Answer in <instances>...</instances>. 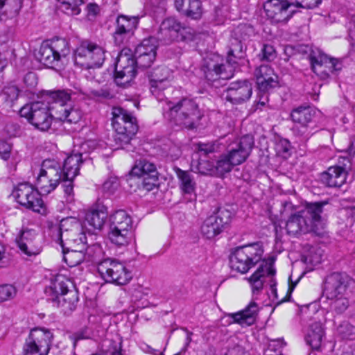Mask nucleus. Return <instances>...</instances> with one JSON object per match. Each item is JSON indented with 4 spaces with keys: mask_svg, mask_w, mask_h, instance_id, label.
<instances>
[{
    "mask_svg": "<svg viewBox=\"0 0 355 355\" xmlns=\"http://www.w3.org/2000/svg\"><path fill=\"white\" fill-rule=\"evenodd\" d=\"M324 205L326 202H324L309 203L304 209L292 214L286 223L288 234L297 236L300 234L313 232L317 235H321L324 223L320 214Z\"/></svg>",
    "mask_w": 355,
    "mask_h": 355,
    "instance_id": "f257e3e1",
    "label": "nucleus"
},
{
    "mask_svg": "<svg viewBox=\"0 0 355 355\" xmlns=\"http://www.w3.org/2000/svg\"><path fill=\"white\" fill-rule=\"evenodd\" d=\"M244 47L241 41L233 39L227 51V62L223 64V58L218 54L210 55L205 60L202 70L206 79L214 81L218 78L229 79L233 76L234 64L237 60L244 58Z\"/></svg>",
    "mask_w": 355,
    "mask_h": 355,
    "instance_id": "f03ea898",
    "label": "nucleus"
},
{
    "mask_svg": "<svg viewBox=\"0 0 355 355\" xmlns=\"http://www.w3.org/2000/svg\"><path fill=\"white\" fill-rule=\"evenodd\" d=\"M162 103L164 117L176 125L193 128L202 118L198 105L192 99L184 98L176 103L167 101Z\"/></svg>",
    "mask_w": 355,
    "mask_h": 355,
    "instance_id": "7ed1b4c3",
    "label": "nucleus"
},
{
    "mask_svg": "<svg viewBox=\"0 0 355 355\" xmlns=\"http://www.w3.org/2000/svg\"><path fill=\"white\" fill-rule=\"evenodd\" d=\"M276 269L272 260L263 261L257 270L248 278V281L252 293V297L254 300H259L265 284L270 286V297L272 301H277V304L284 300H279L277 291V280L275 278Z\"/></svg>",
    "mask_w": 355,
    "mask_h": 355,
    "instance_id": "20e7f679",
    "label": "nucleus"
},
{
    "mask_svg": "<svg viewBox=\"0 0 355 355\" xmlns=\"http://www.w3.org/2000/svg\"><path fill=\"white\" fill-rule=\"evenodd\" d=\"M46 101L50 105V110L53 120H58L69 123H76L82 118V112L76 107L67 104L71 99V94L64 90L49 91L44 93Z\"/></svg>",
    "mask_w": 355,
    "mask_h": 355,
    "instance_id": "39448f33",
    "label": "nucleus"
},
{
    "mask_svg": "<svg viewBox=\"0 0 355 355\" xmlns=\"http://www.w3.org/2000/svg\"><path fill=\"white\" fill-rule=\"evenodd\" d=\"M19 114L42 132L49 130L53 121L49 103L44 94L40 100L24 105L19 110Z\"/></svg>",
    "mask_w": 355,
    "mask_h": 355,
    "instance_id": "423d86ee",
    "label": "nucleus"
},
{
    "mask_svg": "<svg viewBox=\"0 0 355 355\" xmlns=\"http://www.w3.org/2000/svg\"><path fill=\"white\" fill-rule=\"evenodd\" d=\"M263 254V248L260 242L239 246L231 254V268L245 274L261 261Z\"/></svg>",
    "mask_w": 355,
    "mask_h": 355,
    "instance_id": "0eeeda50",
    "label": "nucleus"
},
{
    "mask_svg": "<svg viewBox=\"0 0 355 355\" xmlns=\"http://www.w3.org/2000/svg\"><path fill=\"white\" fill-rule=\"evenodd\" d=\"M112 125L115 131L114 141L123 148L130 143L138 130L137 119L121 107H114Z\"/></svg>",
    "mask_w": 355,
    "mask_h": 355,
    "instance_id": "6e6552de",
    "label": "nucleus"
},
{
    "mask_svg": "<svg viewBox=\"0 0 355 355\" xmlns=\"http://www.w3.org/2000/svg\"><path fill=\"white\" fill-rule=\"evenodd\" d=\"M108 237L118 246L128 245L132 240V220L125 211L118 210L110 216Z\"/></svg>",
    "mask_w": 355,
    "mask_h": 355,
    "instance_id": "1a4fd4ad",
    "label": "nucleus"
},
{
    "mask_svg": "<svg viewBox=\"0 0 355 355\" xmlns=\"http://www.w3.org/2000/svg\"><path fill=\"white\" fill-rule=\"evenodd\" d=\"M106 50L101 46L85 40L77 46L73 53L74 63L84 69L100 67L105 60Z\"/></svg>",
    "mask_w": 355,
    "mask_h": 355,
    "instance_id": "9d476101",
    "label": "nucleus"
},
{
    "mask_svg": "<svg viewBox=\"0 0 355 355\" xmlns=\"http://www.w3.org/2000/svg\"><path fill=\"white\" fill-rule=\"evenodd\" d=\"M63 178L61 165L54 159H45L42 163L35 185L41 193L48 195L58 187Z\"/></svg>",
    "mask_w": 355,
    "mask_h": 355,
    "instance_id": "9b49d317",
    "label": "nucleus"
},
{
    "mask_svg": "<svg viewBox=\"0 0 355 355\" xmlns=\"http://www.w3.org/2000/svg\"><path fill=\"white\" fill-rule=\"evenodd\" d=\"M53 340V332L46 328L35 327L30 331L23 347L24 355H48Z\"/></svg>",
    "mask_w": 355,
    "mask_h": 355,
    "instance_id": "f8f14e48",
    "label": "nucleus"
},
{
    "mask_svg": "<svg viewBox=\"0 0 355 355\" xmlns=\"http://www.w3.org/2000/svg\"><path fill=\"white\" fill-rule=\"evenodd\" d=\"M97 271L106 282L125 285L132 279L130 271L121 262L105 259L97 265Z\"/></svg>",
    "mask_w": 355,
    "mask_h": 355,
    "instance_id": "ddd939ff",
    "label": "nucleus"
},
{
    "mask_svg": "<svg viewBox=\"0 0 355 355\" xmlns=\"http://www.w3.org/2000/svg\"><path fill=\"white\" fill-rule=\"evenodd\" d=\"M39 189H35L27 182L19 184L14 195L19 204L24 207L41 214L46 213V206L41 197Z\"/></svg>",
    "mask_w": 355,
    "mask_h": 355,
    "instance_id": "4468645a",
    "label": "nucleus"
},
{
    "mask_svg": "<svg viewBox=\"0 0 355 355\" xmlns=\"http://www.w3.org/2000/svg\"><path fill=\"white\" fill-rule=\"evenodd\" d=\"M135 58L129 49H123L118 55L115 63L114 81L117 85L126 87L136 76Z\"/></svg>",
    "mask_w": 355,
    "mask_h": 355,
    "instance_id": "2eb2a0df",
    "label": "nucleus"
},
{
    "mask_svg": "<svg viewBox=\"0 0 355 355\" xmlns=\"http://www.w3.org/2000/svg\"><path fill=\"white\" fill-rule=\"evenodd\" d=\"M15 243L20 254L26 259H31L42 251L41 239L35 230L22 228L15 236Z\"/></svg>",
    "mask_w": 355,
    "mask_h": 355,
    "instance_id": "dca6fc26",
    "label": "nucleus"
},
{
    "mask_svg": "<svg viewBox=\"0 0 355 355\" xmlns=\"http://www.w3.org/2000/svg\"><path fill=\"white\" fill-rule=\"evenodd\" d=\"M314 113V111L309 107H300L293 110L291 112V116L295 123L293 132L302 140H308L316 132L311 126Z\"/></svg>",
    "mask_w": 355,
    "mask_h": 355,
    "instance_id": "f3484780",
    "label": "nucleus"
},
{
    "mask_svg": "<svg viewBox=\"0 0 355 355\" xmlns=\"http://www.w3.org/2000/svg\"><path fill=\"white\" fill-rule=\"evenodd\" d=\"M354 279L345 272H334L329 275L325 282L323 295L327 298H336L344 296Z\"/></svg>",
    "mask_w": 355,
    "mask_h": 355,
    "instance_id": "a211bd4d",
    "label": "nucleus"
},
{
    "mask_svg": "<svg viewBox=\"0 0 355 355\" xmlns=\"http://www.w3.org/2000/svg\"><path fill=\"white\" fill-rule=\"evenodd\" d=\"M232 218V212L220 208L214 215L207 218L201 226V232L207 239H213L221 233Z\"/></svg>",
    "mask_w": 355,
    "mask_h": 355,
    "instance_id": "6ab92c4d",
    "label": "nucleus"
},
{
    "mask_svg": "<svg viewBox=\"0 0 355 355\" xmlns=\"http://www.w3.org/2000/svg\"><path fill=\"white\" fill-rule=\"evenodd\" d=\"M309 60L313 71L321 79H326L330 73H334L342 69L341 62L329 58L320 52H313L309 55Z\"/></svg>",
    "mask_w": 355,
    "mask_h": 355,
    "instance_id": "aec40b11",
    "label": "nucleus"
},
{
    "mask_svg": "<svg viewBox=\"0 0 355 355\" xmlns=\"http://www.w3.org/2000/svg\"><path fill=\"white\" fill-rule=\"evenodd\" d=\"M254 146V138L252 135H246L228 146L225 154L234 166L244 162L249 157Z\"/></svg>",
    "mask_w": 355,
    "mask_h": 355,
    "instance_id": "412c9836",
    "label": "nucleus"
},
{
    "mask_svg": "<svg viewBox=\"0 0 355 355\" xmlns=\"http://www.w3.org/2000/svg\"><path fill=\"white\" fill-rule=\"evenodd\" d=\"M73 283L67 274V271L59 272L53 276L50 284L44 290L45 295L50 301L58 300V298L73 291Z\"/></svg>",
    "mask_w": 355,
    "mask_h": 355,
    "instance_id": "4be33fe9",
    "label": "nucleus"
},
{
    "mask_svg": "<svg viewBox=\"0 0 355 355\" xmlns=\"http://www.w3.org/2000/svg\"><path fill=\"white\" fill-rule=\"evenodd\" d=\"M184 27L183 24L175 17H169L164 19L157 32V37L168 44L173 42L182 40L183 39V31Z\"/></svg>",
    "mask_w": 355,
    "mask_h": 355,
    "instance_id": "5701e85b",
    "label": "nucleus"
},
{
    "mask_svg": "<svg viewBox=\"0 0 355 355\" xmlns=\"http://www.w3.org/2000/svg\"><path fill=\"white\" fill-rule=\"evenodd\" d=\"M137 24L138 19L137 17H128L125 15L119 16L116 20L115 30L113 33L114 43L118 46L127 44L133 36Z\"/></svg>",
    "mask_w": 355,
    "mask_h": 355,
    "instance_id": "b1692460",
    "label": "nucleus"
},
{
    "mask_svg": "<svg viewBox=\"0 0 355 355\" xmlns=\"http://www.w3.org/2000/svg\"><path fill=\"white\" fill-rule=\"evenodd\" d=\"M172 71L166 67H159L152 71L150 76V92L159 101L162 102L161 92L171 85Z\"/></svg>",
    "mask_w": 355,
    "mask_h": 355,
    "instance_id": "393cba45",
    "label": "nucleus"
},
{
    "mask_svg": "<svg viewBox=\"0 0 355 355\" xmlns=\"http://www.w3.org/2000/svg\"><path fill=\"white\" fill-rule=\"evenodd\" d=\"M252 94L251 83L247 80H238L230 83L224 98L232 104H241L250 99Z\"/></svg>",
    "mask_w": 355,
    "mask_h": 355,
    "instance_id": "a878e982",
    "label": "nucleus"
},
{
    "mask_svg": "<svg viewBox=\"0 0 355 355\" xmlns=\"http://www.w3.org/2000/svg\"><path fill=\"white\" fill-rule=\"evenodd\" d=\"M293 5L286 0H266L263 10L268 19L275 23L286 21L291 17L288 8Z\"/></svg>",
    "mask_w": 355,
    "mask_h": 355,
    "instance_id": "bb28decb",
    "label": "nucleus"
},
{
    "mask_svg": "<svg viewBox=\"0 0 355 355\" xmlns=\"http://www.w3.org/2000/svg\"><path fill=\"white\" fill-rule=\"evenodd\" d=\"M130 175L144 178V184L150 190L157 180V172L155 165L146 159L136 162L132 167Z\"/></svg>",
    "mask_w": 355,
    "mask_h": 355,
    "instance_id": "cd10ccee",
    "label": "nucleus"
},
{
    "mask_svg": "<svg viewBox=\"0 0 355 355\" xmlns=\"http://www.w3.org/2000/svg\"><path fill=\"white\" fill-rule=\"evenodd\" d=\"M257 84L261 92H266L277 85V76L267 64L261 65L254 72Z\"/></svg>",
    "mask_w": 355,
    "mask_h": 355,
    "instance_id": "c85d7f7f",
    "label": "nucleus"
},
{
    "mask_svg": "<svg viewBox=\"0 0 355 355\" xmlns=\"http://www.w3.org/2000/svg\"><path fill=\"white\" fill-rule=\"evenodd\" d=\"M347 173L340 166H333L320 175L321 182L329 187H340L346 181Z\"/></svg>",
    "mask_w": 355,
    "mask_h": 355,
    "instance_id": "c756f323",
    "label": "nucleus"
},
{
    "mask_svg": "<svg viewBox=\"0 0 355 355\" xmlns=\"http://www.w3.org/2000/svg\"><path fill=\"white\" fill-rule=\"evenodd\" d=\"M82 226V223L76 218L68 217L62 219L57 235L59 244H64V239H71L72 236L78 234Z\"/></svg>",
    "mask_w": 355,
    "mask_h": 355,
    "instance_id": "7c9ffc66",
    "label": "nucleus"
},
{
    "mask_svg": "<svg viewBox=\"0 0 355 355\" xmlns=\"http://www.w3.org/2000/svg\"><path fill=\"white\" fill-rule=\"evenodd\" d=\"M257 300L252 297L251 302L242 311L236 313L230 314V317L233 319L234 322H236L242 326H250L252 324L256 319V316L259 311V305L256 302Z\"/></svg>",
    "mask_w": 355,
    "mask_h": 355,
    "instance_id": "2f4dec72",
    "label": "nucleus"
},
{
    "mask_svg": "<svg viewBox=\"0 0 355 355\" xmlns=\"http://www.w3.org/2000/svg\"><path fill=\"white\" fill-rule=\"evenodd\" d=\"M107 214L103 209H90L85 218L84 227L87 230L89 234H94L96 230H101L103 227Z\"/></svg>",
    "mask_w": 355,
    "mask_h": 355,
    "instance_id": "473e14b6",
    "label": "nucleus"
},
{
    "mask_svg": "<svg viewBox=\"0 0 355 355\" xmlns=\"http://www.w3.org/2000/svg\"><path fill=\"white\" fill-rule=\"evenodd\" d=\"M174 5L180 13L188 17L198 19L202 17V8L200 0H175Z\"/></svg>",
    "mask_w": 355,
    "mask_h": 355,
    "instance_id": "72a5a7b5",
    "label": "nucleus"
},
{
    "mask_svg": "<svg viewBox=\"0 0 355 355\" xmlns=\"http://www.w3.org/2000/svg\"><path fill=\"white\" fill-rule=\"evenodd\" d=\"M176 176L179 181V187L184 195L195 194L196 182L193 175L188 171H184L178 167L174 168Z\"/></svg>",
    "mask_w": 355,
    "mask_h": 355,
    "instance_id": "f704fd0d",
    "label": "nucleus"
},
{
    "mask_svg": "<svg viewBox=\"0 0 355 355\" xmlns=\"http://www.w3.org/2000/svg\"><path fill=\"white\" fill-rule=\"evenodd\" d=\"M83 163L82 154L76 153L68 156L63 163L62 175L64 178L74 179L78 174Z\"/></svg>",
    "mask_w": 355,
    "mask_h": 355,
    "instance_id": "c9c22d12",
    "label": "nucleus"
},
{
    "mask_svg": "<svg viewBox=\"0 0 355 355\" xmlns=\"http://www.w3.org/2000/svg\"><path fill=\"white\" fill-rule=\"evenodd\" d=\"M62 249L63 261L70 267L73 268L81 263L85 259L84 250L85 247H73L68 248L64 244H60Z\"/></svg>",
    "mask_w": 355,
    "mask_h": 355,
    "instance_id": "e433bc0d",
    "label": "nucleus"
},
{
    "mask_svg": "<svg viewBox=\"0 0 355 355\" xmlns=\"http://www.w3.org/2000/svg\"><path fill=\"white\" fill-rule=\"evenodd\" d=\"M324 337V331L322 324L315 322L310 324L306 336V343L314 349H319Z\"/></svg>",
    "mask_w": 355,
    "mask_h": 355,
    "instance_id": "4c0bfd02",
    "label": "nucleus"
},
{
    "mask_svg": "<svg viewBox=\"0 0 355 355\" xmlns=\"http://www.w3.org/2000/svg\"><path fill=\"white\" fill-rule=\"evenodd\" d=\"M54 306L60 308L64 314H69L75 310L78 302V294L76 290L69 291L67 294L58 298V300L51 301Z\"/></svg>",
    "mask_w": 355,
    "mask_h": 355,
    "instance_id": "58836bf2",
    "label": "nucleus"
},
{
    "mask_svg": "<svg viewBox=\"0 0 355 355\" xmlns=\"http://www.w3.org/2000/svg\"><path fill=\"white\" fill-rule=\"evenodd\" d=\"M35 57L41 64L48 67H53L59 62L47 41L42 42Z\"/></svg>",
    "mask_w": 355,
    "mask_h": 355,
    "instance_id": "ea45409f",
    "label": "nucleus"
},
{
    "mask_svg": "<svg viewBox=\"0 0 355 355\" xmlns=\"http://www.w3.org/2000/svg\"><path fill=\"white\" fill-rule=\"evenodd\" d=\"M47 42L53 49L59 61L67 56L70 53L69 42L64 38L55 37L47 40Z\"/></svg>",
    "mask_w": 355,
    "mask_h": 355,
    "instance_id": "a19ab883",
    "label": "nucleus"
},
{
    "mask_svg": "<svg viewBox=\"0 0 355 355\" xmlns=\"http://www.w3.org/2000/svg\"><path fill=\"white\" fill-rule=\"evenodd\" d=\"M57 1L58 2V10L69 16H74L79 15L81 12L80 6L84 3V0Z\"/></svg>",
    "mask_w": 355,
    "mask_h": 355,
    "instance_id": "79ce46f5",
    "label": "nucleus"
},
{
    "mask_svg": "<svg viewBox=\"0 0 355 355\" xmlns=\"http://www.w3.org/2000/svg\"><path fill=\"white\" fill-rule=\"evenodd\" d=\"M141 49L135 50V57L137 66L140 68H148L155 60L157 53L144 54Z\"/></svg>",
    "mask_w": 355,
    "mask_h": 355,
    "instance_id": "37998d69",
    "label": "nucleus"
},
{
    "mask_svg": "<svg viewBox=\"0 0 355 355\" xmlns=\"http://www.w3.org/2000/svg\"><path fill=\"white\" fill-rule=\"evenodd\" d=\"M71 238V239L64 240V246H67L68 248H72L73 247H86L87 236L83 225L81 227L79 233Z\"/></svg>",
    "mask_w": 355,
    "mask_h": 355,
    "instance_id": "c03bdc74",
    "label": "nucleus"
},
{
    "mask_svg": "<svg viewBox=\"0 0 355 355\" xmlns=\"http://www.w3.org/2000/svg\"><path fill=\"white\" fill-rule=\"evenodd\" d=\"M215 166L216 175L220 176L223 174L231 171L232 169L233 164L230 162V159L225 154L222 155L216 161Z\"/></svg>",
    "mask_w": 355,
    "mask_h": 355,
    "instance_id": "a18cd8bd",
    "label": "nucleus"
},
{
    "mask_svg": "<svg viewBox=\"0 0 355 355\" xmlns=\"http://www.w3.org/2000/svg\"><path fill=\"white\" fill-rule=\"evenodd\" d=\"M2 8L9 17L16 16L22 7V0H4Z\"/></svg>",
    "mask_w": 355,
    "mask_h": 355,
    "instance_id": "49530a36",
    "label": "nucleus"
},
{
    "mask_svg": "<svg viewBox=\"0 0 355 355\" xmlns=\"http://www.w3.org/2000/svg\"><path fill=\"white\" fill-rule=\"evenodd\" d=\"M19 92L20 91L17 86L8 85L3 88L0 98L8 103H12L18 98Z\"/></svg>",
    "mask_w": 355,
    "mask_h": 355,
    "instance_id": "de8ad7c7",
    "label": "nucleus"
},
{
    "mask_svg": "<svg viewBox=\"0 0 355 355\" xmlns=\"http://www.w3.org/2000/svg\"><path fill=\"white\" fill-rule=\"evenodd\" d=\"M198 173L205 175H216L214 164L209 160L200 159L196 167Z\"/></svg>",
    "mask_w": 355,
    "mask_h": 355,
    "instance_id": "09e8293b",
    "label": "nucleus"
},
{
    "mask_svg": "<svg viewBox=\"0 0 355 355\" xmlns=\"http://www.w3.org/2000/svg\"><path fill=\"white\" fill-rule=\"evenodd\" d=\"M17 293V288L12 284L0 285V302L13 299Z\"/></svg>",
    "mask_w": 355,
    "mask_h": 355,
    "instance_id": "8fccbe9b",
    "label": "nucleus"
},
{
    "mask_svg": "<svg viewBox=\"0 0 355 355\" xmlns=\"http://www.w3.org/2000/svg\"><path fill=\"white\" fill-rule=\"evenodd\" d=\"M157 40L155 37H149L144 39L140 44H139L135 49H141L144 50V54L155 53H157Z\"/></svg>",
    "mask_w": 355,
    "mask_h": 355,
    "instance_id": "3c124183",
    "label": "nucleus"
},
{
    "mask_svg": "<svg viewBox=\"0 0 355 355\" xmlns=\"http://www.w3.org/2000/svg\"><path fill=\"white\" fill-rule=\"evenodd\" d=\"M338 334L344 339L355 338V327L347 322L341 324L337 329Z\"/></svg>",
    "mask_w": 355,
    "mask_h": 355,
    "instance_id": "603ef678",
    "label": "nucleus"
},
{
    "mask_svg": "<svg viewBox=\"0 0 355 355\" xmlns=\"http://www.w3.org/2000/svg\"><path fill=\"white\" fill-rule=\"evenodd\" d=\"M291 143L286 139H279L275 144V150L279 156L286 157L291 150Z\"/></svg>",
    "mask_w": 355,
    "mask_h": 355,
    "instance_id": "864d4df0",
    "label": "nucleus"
},
{
    "mask_svg": "<svg viewBox=\"0 0 355 355\" xmlns=\"http://www.w3.org/2000/svg\"><path fill=\"white\" fill-rule=\"evenodd\" d=\"M329 299L334 300L333 307L338 313L345 311L349 306V300L345 295Z\"/></svg>",
    "mask_w": 355,
    "mask_h": 355,
    "instance_id": "5fc2aeb1",
    "label": "nucleus"
},
{
    "mask_svg": "<svg viewBox=\"0 0 355 355\" xmlns=\"http://www.w3.org/2000/svg\"><path fill=\"white\" fill-rule=\"evenodd\" d=\"M73 180L63 178L61 181L66 196V200L69 202L73 200Z\"/></svg>",
    "mask_w": 355,
    "mask_h": 355,
    "instance_id": "6e6d98bb",
    "label": "nucleus"
},
{
    "mask_svg": "<svg viewBox=\"0 0 355 355\" xmlns=\"http://www.w3.org/2000/svg\"><path fill=\"white\" fill-rule=\"evenodd\" d=\"M292 4L296 7L311 9L318 6L322 0H291Z\"/></svg>",
    "mask_w": 355,
    "mask_h": 355,
    "instance_id": "4d7b16f0",
    "label": "nucleus"
},
{
    "mask_svg": "<svg viewBox=\"0 0 355 355\" xmlns=\"http://www.w3.org/2000/svg\"><path fill=\"white\" fill-rule=\"evenodd\" d=\"M284 345V341L281 339L271 340L268 344L266 354H272V352H274L275 354H278L277 352L282 350Z\"/></svg>",
    "mask_w": 355,
    "mask_h": 355,
    "instance_id": "13d9d810",
    "label": "nucleus"
},
{
    "mask_svg": "<svg viewBox=\"0 0 355 355\" xmlns=\"http://www.w3.org/2000/svg\"><path fill=\"white\" fill-rule=\"evenodd\" d=\"M213 21L215 24L219 25L223 24L225 21L227 14L226 10H223L220 8H216L213 12Z\"/></svg>",
    "mask_w": 355,
    "mask_h": 355,
    "instance_id": "bf43d9fd",
    "label": "nucleus"
},
{
    "mask_svg": "<svg viewBox=\"0 0 355 355\" xmlns=\"http://www.w3.org/2000/svg\"><path fill=\"white\" fill-rule=\"evenodd\" d=\"M100 12L99 6L96 3H89L87 6V17L89 20H94Z\"/></svg>",
    "mask_w": 355,
    "mask_h": 355,
    "instance_id": "052dcab7",
    "label": "nucleus"
},
{
    "mask_svg": "<svg viewBox=\"0 0 355 355\" xmlns=\"http://www.w3.org/2000/svg\"><path fill=\"white\" fill-rule=\"evenodd\" d=\"M70 339L73 341V345L76 346V343L83 339H87L89 338V334L87 332V329H82L77 332L72 334L70 336Z\"/></svg>",
    "mask_w": 355,
    "mask_h": 355,
    "instance_id": "680f3d73",
    "label": "nucleus"
},
{
    "mask_svg": "<svg viewBox=\"0 0 355 355\" xmlns=\"http://www.w3.org/2000/svg\"><path fill=\"white\" fill-rule=\"evenodd\" d=\"M263 57L267 60H272L275 58V50L269 44H265L262 49Z\"/></svg>",
    "mask_w": 355,
    "mask_h": 355,
    "instance_id": "e2e57ef3",
    "label": "nucleus"
},
{
    "mask_svg": "<svg viewBox=\"0 0 355 355\" xmlns=\"http://www.w3.org/2000/svg\"><path fill=\"white\" fill-rule=\"evenodd\" d=\"M11 146L6 142H0V155L4 160H7L10 157Z\"/></svg>",
    "mask_w": 355,
    "mask_h": 355,
    "instance_id": "0e129e2a",
    "label": "nucleus"
},
{
    "mask_svg": "<svg viewBox=\"0 0 355 355\" xmlns=\"http://www.w3.org/2000/svg\"><path fill=\"white\" fill-rule=\"evenodd\" d=\"M118 187V182L116 180H107L103 185V189L104 191L108 193H113Z\"/></svg>",
    "mask_w": 355,
    "mask_h": 355,
    "instance_id": "69168bd1",
    "label": "nucleus"
},
{
    "mask_svg": "<svg viewBox=\"0 0 355 355\" xmlns=\"http://www.w3.org/2000/svg\"><path fill=\"white\" fill-rule=\"evenodd\" d=\"M28 81H31L29 85L31 88L37 85V78L34 73H28L24 77V83H27Z\"/></svg>",
    "mask_w": 355,
    "mask_h": 355,
    "instance_id": "338daca9",
    "label": "nucleus"
},
{
    "mask_svg": "<svg viewBox=\"0 0 355 355\" xmlns=\"http://www.w3.org/2000/svg\"><path fill=\"white\" fill-rule=\"evenodd\" d=\"M268 102V96L266 94H263L259 96V99L256 105V109L261 110Z\"/></svg>",
    "mask_w": 355,
    "mask_h": 355,
    "instance_id": "774afa93",
    "label": "nucleus"
}]
</instances>
